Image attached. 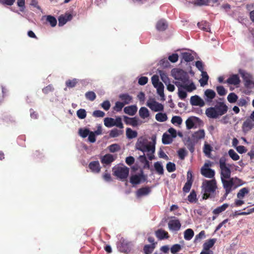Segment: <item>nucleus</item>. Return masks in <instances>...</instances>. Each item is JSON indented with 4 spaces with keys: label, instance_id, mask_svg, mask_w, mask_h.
<instances>
[{
    "label": "nucleus",
    "instance_id": "1",
    "mask_svg": "<svg viewBox=\"0 0 254 254\" xmlns=\"http://www.w3.org/2000/svg\"><path fill=\"white\" fill-rule=\"evenodd\" d=\"M217 189V182L215 179L210 180H204L201 185V191L203 192L202 199H207L214 198Z\"/></svg>",
    "mask_w": 254,
    "mask_h": 254
},
{
    "label": "nucleus",
    "instance_id": "2",
    "mask_svg": "<svg viewBox=\"0 0 254 254\" xmlns=\"http://www.w3.org/2000/svg\"><path fill=\"white\" fill-rule=\"evenodd\" d=\"M228 110V106L224 102H218L214 107L207 108L205 114L208 118L217 119L226 114Z\"/></svg>",
    "mask_w": 254,
    "mask_h": 254
},
{
    "label": "nucleus",
    "instance_id": "3",
    "mask_svg": "<svg viewBox=\"0 0 254 254\" xmlns=\"http://www.w3.org/2000/svg\"><path fill=\"white\" fill-rule=\"evenodd\" d=\"M153 142L148 141L147 138L144 136L139 137L135 144V148L143 152H151L152 153L155 152V139Z\"/></svg>",
    "mask_w": 254,
    "mask_h": 254
},
{
    "label": "nucleus",
    "instance_id": "4",
    "mask_svg": "<svg viewBox=\"0 0 254 254\" xmlns=\"http://www.w3.org/2000/svg\"><path fill=\"white\" fill-rule=\"evenodd\" d=\"M129 169L125 166H116L113 168V174L121 181H125L128 177Z\"/></svg>",
    "mask_w": 254,
    "mask_h": 254
},
{
    "label": "nucleus",
    "instance_id": "5",
    "mask_svg": "<svg viewBox=\"0 0 254 254\" xmlns=\"http://www.w3.org/2000/svg\"><path fill=\"white\" fill-rule=\"evenodd\" d=\"M219 164L220 169L221 179H228L230 178L231 170L226 164V159L224 157H221L219 160Z\"/></svg>",
    "mask_w": 254,
    "mask_h": 254
},
{
    "label": "nucleus",
    "instance_id": "6",
    "mask_svg": "<svg viewBox=\"0 0 254 254\" xmlns=\"http://www.w3.org/2000/svg\"><path fill=\"white\" fill-rule=\"evenodd\" d=\"M239 73L244 81L245 86L247 88L254 87V81L253 79L252 75L246 70L242 69L239 70Z\"/></svg>",
    "mask_w": 254,
    "mask_h": 254
},
{
    "label": "nucleus",
    "instance_id": "7",
    "mask_svg": "<svg viewBox=\"0 0 254 254\" xmlns=\"http://www.w3.org/2000/svg\"><path fill=\"white\" fill-rule=\"evenodd\" d=\"M146 105L152 111L155 112L162 111L163 105L156 102L154 99H150L147 102Z\"/></svg>",
    "mask_w": 254,
    "mask_h": 254
},
{
    "label": "nucleus",
    "instance_id": "8",
    "mask_svg": "<svg viewBox=\"0 0 254 254\" xmlns=\"http://www.w3.org/2000/svg\"><path fill=\"white\" fill-rule=\"evenodd\" d=\"M221 181L223 184V187L225 190L224 197L226 198L228 194L231 191L232 188L234 185V179L231 178L229 180L222 179Z\"/></svg>",
    "mask_w": 254,
    "mask_h": 254
},
{
    "label": "nucleus",
    "instance_id": "9",
    "mask_svg": "<svg viewBox=\"0 0 254 254\" xmlns=\"http://www.w3.org/2000/svg\"><path fill=\"white\" fill-rule=\"evenodd\" d=\"M190 103L192 106L203 107L205 105V102L198 95L192 96L190 98Z\"/></svg>",
    "mask_w": 254,
    "mask_h": 254
},
{
    "label": "nucleus",
    "instance_id": "10",
    "mask_svg": "<svg viewBox=\"0 0 254 254\" xmlns=\"http://www.w3.org/2000/svg\"><path fill=\"white\" fill-rule=\"evenodd\" d=\"M201 174L205 178L214 179L215 175V171L210 168L202 167L200 169Z\"/></svg>",
    "mask_w": 254,
    "mask_h": 254
},
{
    "label": "nucleus",
    "instance_id": "11",
    "mask_svg": "<svg viewBox=\"0 0 254 254\" xmlns=\"http://www.w3.org/2000/svg\"><path fill=\"white\" fill-rule=\"evenodd\" d=\"M72 18V15L69 13H65L64 14L61 15L58 18L59 26H62L67 21H70Z\"/></svg>",
    "mask_w": 254,
    "mask_h": 254
},
{
    "label": "nucleus",
    "instance_id": "12",
    "mask_svg": "<svg viewBox=\"0 0 254 254\" xmlns=\"http://www.w3.org/2000/svg\"><path fill=\"white\" fill-rule=\"evenodd\" d=\"M181 227V224L178 219L171 220L168 223V227L170 230L178 231Z\"/></svg>",
    "mask_w": 254,
    "mask_h": 254
},
{
    "label": "nucleus",
    "instance_id": "13",
    "mask_svg": "<svg viewBox=\"0 0 254 254\" xmlns=\"http://www.w3.org/2000/svg\"><path fill=\"white\" fill-rule=\"evenodd\" d=\"M141 180H145V177L142 172L139 175H132L130 178V182L133 185L139 184Z\"/></svg>",
    "mask_w": 254,
    "mask_h": 254
},
{
    "label": "nucleus",
    "instance_id": "14",
    "mask_svg": "<svg viewBox=\"0 0 254 254\" xmlns=\"http://www.w3.org/2000/svg\"><path fill=\"white\" fill-rule=\"evenodd\" d=\"M175 79L185 82L188 80V76L186 72L182 69H177L175 76Z\"/></svg>",
    "mask_w": 254,
    "mask_h": 254
},
{
    "label": "nucleus",
    "instance_id": "15",
    "mask_svg": "<svg viewBox=\"0 0 254 254\" xmlns=\"http://www.w3.org/2000/svg\"><path fill=\"white\" fill-rule=\"evenodd\" d=\"M196 141L192 137H188L185 141V144L187 146L188 149L191 153H193L194 151V146L196 143Z\"/></svg>",
    "mask_w": 254,
    "mask_h": 254
},
{
    "label": "nucleus",
    "instance_id": "16",
    "mask_svg": "<svg viewBox=\"0 0 254 254\" xmlns=\"http://www.w3.org/2000/svg\"><path fill=\"white\" fill-rule=\"evenodd\" d=\"M156 237L160 240L167 239L169 238L168 233L162 229H159L155 232Z\"/></svg>",
    "mask_w": 254,
    "mask_h": 254
},
{
    "label": "nucleus",
    "instance_id": "17",
    "mask_svg": "<svg viewBox=\"0 0 254 254\" xmlns=\"http://www.w3.org/2000/svg\"><path fill=\"white\" fill-rule=\"evenodd\" d=\"M254 127V123L253 121L250 118L247 120L243 123L242 128L244 131H248L252 129Z\"/></svg>",
    "mask_w": 254,
    "mask_h": 254
},
{
    "label": "nucleus",
    "instance_id": "18",
    "mask_svg": "<svg viewBox=\"0 0 254 254\" xmlns=\"http://www.w3.org/2000/svg\"><path fill=\"white\" fill-rule=\"evenodd\" d=\"M89 168L92 172L96 173H98L100 172L101 167L99 161H92L89 164Z\"/></svg>",
    "mask_w": 254,
    "mask_h": 254
},
{
    "label": "nucleus",
    "instance_id": "19",
    "mask_svg": "<svg viewBox=\"0 0 254 254\" xmlns=\"http://www.w3.org/2000/svg\"><path fill=\"white\" fill-rule=\"evenodd\" d=\"M204 95L206 96L205 101L207 102H211L216 96L215 92L211 89H206L204 92Z\"/></svg>",
    "mask_w": 254,
    "mask_h": 254
},
{
    "label": "nucleus",
    "instance_id": "20",
    "mask_svg": "<svg viewBox=\"0 0 254 254\" xmlns=\"http://www.w3.org/2000/svg\"><path fill=\"white\" fill-rule=\"evenodd\" d=\"M115 160L113 155L111 154H107L103 156L101 159V163L109 165Z\"/></svg>",
    "mask_w": 254,
    "mask_h": 254
},
{
    "label": "nucleus",
    "instance_id": "21",
    "mask_svg": "<svg viewBox=\"0 0 254 254\" xmlns=\"http://www.w3.org/2000/svg\"><path fill=\"white\" fill-rule=\"evenodd\" d=\"M119 98L123 101L125 105L129 104L132 101L133 98L127 93H123L119 95Z\"/></svg>",
    "mask_w": 254,
    "mask_h": 254
},
{
    "label": "nucleus",
    "instance_id": "22",
    "mask_svg": "<svg viewBox=\"0 0 254 254\" xmlns=\"http://www.w3.org/2000/svg\"><path fill=\"white\" fill-rule=\"evenodd\" d=\"M205 136V132L203 129H199V130L194 132L192 134L191 137L196 141L199 139L204 138Z\"/></svg>",
    "mask_w": 254,
    "mask_h": 254
},
{
    "label": "nucleus",
    "instance_id": "23",
    "mask_svg": "<svg viewBox=\"0 0 254 254\" xmlns=\"http://www.w3.org/2000/svg\"><path fill=\"white\" fill-rule=\"evenodd\" d=\"M227 83L229 84L237 85L240 84V80L237 74H233L227 79Z\"/></svg>",
    "mask_w": 254,
    "mask_h": 254
},
{
    "label": "nucleus",
    "instance_id": "24",
    "mask_svg": "<svg viewBox=\"0 0 254 254\" xmlns=\"http://www.w3.org/2000/svg\"><path fill=\"white\" fill-rule=\"evenodd\" d=\"M124 120L127 125L133 127H136L138 125V120L135 117L129 118L127 116H124Z\"/></svg>",
    "mask_w": 254,
    "mask_h": 254
},
{
    "label": "nucleus",
    "instance_id": "25",
    "mask_svg": "<svg viewBox=\"0 0 254 254\" xmlns=\"http://www.w3.org/2000/svg\"><path fill=\"white\" fill-rule=\"evenodd\" d=\"M137 110V108L135 105H131L126 107L124 109V112L130 116H133L135 114Z\"/></svg>",
    "mask_w": 254,
    "mask_h": 254
},
{
    "label": "nucleus",
    "instance_id": "26",
    "mask_svg": "<svg viewBox=\"0 0 254 254\" xmlns=\"http://www.w3.org/2000/svg\"><path fill=\"white\" fill-rule=\"evenodd\" d=\"M150 191L151 189L149 187H142L137 190L136 195L138 197L146 195L148 194Z\"/></svg>",
    "mask_w": 254,
    "mask_h": 254
},
{
    "label": "nucleus",
    "instance_id": "27",
    "mask_svg": "<svg viewBox=\"0 0 254 254\" xmlns=\"http://www.w3.org/2000/svg\"><path fill=\"white\" fill-rule=\"evenodd\" d=\"M216 242V239L214 238L207 240L203 245V250L210 251V249L214 246Z\"/></svg>",
    "mask_w": 254,
    "mask_h": 254
},
{
    "label": "nucleus",
    "instance_id": "28",
    "mask_svg": "<svg viewBox=\"0 0 254 254\" xmlns=\"http://www.w3.org/2000/svg\"><path fill=\"white\" fill-rule=\"evenodd\" d=\"M121 252L127 253L130 250V243L123 240L119 247Z\"/></svg>",
    "mask_w": 254,
    "mask_h": 254
},
{
    "label": "nucleus",
    "instance_id": "29",
    "mask_svg": "<svg viewBox=\"0 0 254 254\" xmlns=\"http://www.w3.org/2000/svg\"><path fill=\"white\" fill-rule=\"evenodd\" d=\"M168 24L164 20H160L156 24V27L159 31H164L167 29Z\"/></svg>",
    "mask_w": 254,
    "mask_h": 254
},
{
    "label": "nucleus",
    "instance_id": "30",
    "mask_svg": "<svg viewBox=\"0 0 254 254\" xmlns=\"http://www.w3.org/2000/svg\"><path fill=\"white\" fill-rule=\"evenodd\" d=\"M198 28L204 31L208 32L210 31L209 23L206 21H202L197 23Z\"/></svg>",
    "mask_w": 254,
    "mask_h": 254
},
{
    "label": "nucleus",
    "instance_id": "31",
    "mask_svg": "<svg viewBox=\"0 0 254 254\" xmlns=\"http://www.w3.org/2000/svg\"><path fill=\"white\" fill-rule=\"evenodd\" d=\"M155 248L156 246L154 244L153 245H145L143 249V253L144 254H151Z\"/></svg>",
    "mask_w": 254,
    "mask_h": 254
},
{
    "label": "nucleus",
    "instance_id": "32",
    "mask_svg": "<svg viewBox=\"0 0 254 254\" xmlns=\"http://www.w3.org/2000/svg\"><path fill=\"white\" fill-rule=\"evenodd\" d=\"M229 206L228 204L224 203L220 206L217 207L213 210V213L215 215H218L220 213L224 211Z\"/></svg>",
    "mask_w": 254,
    "mask_h": 254
},
{
    "label": "nucleus",
    "instance_id": "33",
    "mask_svg": "<svg viewBox=\"0 0 254 254\" xmlns=\"http://www.w3.org/2000/svg\"><path fill=\"white\" fill-rule=\"evenodd\" d=\"M193 236L194 232L191 229H187L184 232V239L187 241L190 240Z\"/></svg>",
    "mask_w": 254,
    "mask_h": 254
},
{
    "label": "nucleus",
    "instance_id": "34",
    "mask_svg": "<svg viewBox=\"0 0 254 254\" xmlns=\"http://www.w3.org/2000/svg\"><path fill=\"white\" fill-rule=\"evenodd\" d=\"M126 135L127 138L132 139L137 137V132L136 131L132 130L130 128H127L126 129Z\"/></svg>",
    "mask_w": 254,
    "mask_h": 254
},
{
    "label": "nucleus",
    "instance_id": "35",
    "mask_svg": "<svg viewBox=\"0 0 254 254\" xmlns=\"http://www.w3.org/2000/svg\"><path fill=\"white\" fill-rule=\"evenodd\" d=\"M139 114L142 119H145L149 116V112L146 107H141L139 111Z\"/></svg>",
    "mask_w": 254,
    "mask_h": 254
},
{
    "label": "nucleus",
    "instance_id": "36",
    "mask_svg": "<svg viewBox=\"0 0 254 254\" xmlns=\"http://www.w3.org/2000/svg\"><path fill=\"white\" fill-rule=\"evenodd\" d=\"M154 167L155 170L158 174L163 175L164 174L163 167L160 162H156L154 163Z\"/></svg>",
    "mask_w": 254,
    "mask_h": 254
},
{
    "label": "nucleus",
    "instance_id": "37",
    "mask_svg": "<svg viewBox=\"0 0 254 254\" xmlns=\"http://www.w3.org/2000/svg\"><path fill=\"white\" fill-rule=\"evenodd\" d=\"M173 141L172 138L170 135L165 133L162 136V142L164 144H169Z\"/></svg>",
    "mask_w": 254,
    "mask_h": 254
},
{
    "label": "nucleus",
    "instance_id": "38",
    "mask_svg": "<svg viewBox=\"0 0 254 254\" xmlns=\"http://www.w3.org/2000/svg\"><path fill=\"white\" fill-rule=\"evenodd\" d=\"M104 125L108 127H111L115 126L114 119L112 118H105L104 120Z\"/></svg>",
    "mask_w": 254,
    "mask_h": 254
},
{
    "label": "nucleus",
    "instance_id": "39",
    "mask_svg": "<svg viewBox=\"0 0 254 254\" xmlns=\"http://www.w3.org/2000/svg\"><path fill=\"white\" fill-rule=\"evenodd\" d=\"M202 78L200 80V83L201 86L206 85L207 83L208 80V75L206 71L201 72Z\"/></svg>",
    "mask_w": 254,
    "mask_h": 254
},
{
    "label": "nucleus",
    "instance_id": "40",
    "mask_svg": "<svg viewBox=\"0 0 254 254\" xmlns=\"http://www.w3.org/2000/svg\"><path fill=\"white\" fill-rule=\"evenodd\" d=\"M155 119L157 121L163 122L167 120V116L165 113H159L155 115Z\"/></svg>",
    "mask_w": 254,
    "mask_h": 254
},
{
    "label": "nucleus",
    "instance_id": "41",
    "mask_svg": "<svg viewBox=\"0 0 254 254\" xmlns=\"http://www.w3.org/2000/svg\"><path fill=\"white\" fill-rule=\"evenodd\" d=\"M46 21L48 22L52 27H55L57 24L56 18L52 15H47L46 16Z\"/></svg>",
    "mask_w": 254,
    "mask_h": 254
},
{
    "label": "nucleus",
    "instance_id": "42",
    "mask_svg": "<svg viewBox=\"0 0 254 254\" xmlns=\"http://www.w3.org/2000/svg\"><path fill=\"white\" fill-rule=\"evenodd\" d=\"M183 59L187 62L192 61L194 60L193 56L190 53L185 52L182 53Z\"/></svg>",
    "mask_w": 254,
    "mask_h": 254
},
{
    "label": "nucleus",
    "instance_id": "43",
    "mask_svg": "<svg viewBox=\"0 0 254 254\" xmlns=\"http://www.w3.org/2000/svg\"><path fill=\"white\" fill-rule=\"evenodd\" d=\"M78 82L77 79L73 78L71 80L68 79L65 82V85L68 88L74 87Z\"/></svg>",
    "mask_w": 254,
    "mask_h": 254
},
{
    "label": "nucleus",
    "instance_id": "44",
    "mask_svg": "<svg viewBox=\"0 0 254 254\" xmlns=\"http://www.w3.org/2000/svg\"><path fill=\"white\" fill-rule=\"evenodd\" d=\"M249 193V190L247 188H243L241 189L237 193V197L243 198L246 194Z\"/></svg>",
    "mask_w": 254,
    "mask_h": 254
},
{
    "label": "nucleus",
    "instance_id": "45",
    "mask_svg": "<svg viewBox=\"0 0 254 254\" xmlns=\"http://www.w3.org/2000/svg\"><path fill=\"white\" fill-rule=\"evenodd\" d=\"M157 89V91L158 94L160 95L161 97H164V86L162 83H159V85H157L156 86L154 87Z\"/></svg>",
    "mask_w": 254,
    "mask_h": 254
},
{
    "label": "nucleus",
    "instance_id": "46",
    "mask_svg": "<svg viewBox=\"0 0 254 254\" xmlns=\"http://www.w3.org/2000/svg\"><path fill=\"white\" fill-rule=\"evenodd\" d=\"M205 237V232L204 230L200 231L198 234L196 235L194 240V243H196Z\"/></svg>",
    "mask_w": 254,
    "mask_h": 254
},
{
    "label": "nucleus",
    "instance_id": "47",
    "mask_svg": "<svg viewBox=\"0 0 254 254\" xmlns=\"http://www.w3.org/2000/svg\"><path fill=\"white\" fill-rule=\"evenodd\" d=\"M227 99L230 103H234L237 101L238 96L234 93H231L228 95Z\"/></svg>",
    "mask_w": 254,
    "mask_h": 254
},
{
    "label": "nucleus",
    "instance_id": "48",
    "mask_svg": "<svg viewBox=\"0 0 254 254\" xmlns=\"http://www.w3.org/2000/svg\"><path fill=\"white\" fill-rule=\"evenodd\" d=\"M160 75L161 80L166 85H167L168 83L170 82V79L168 76H167V74L165 73L164 71H160Z\"/></svg>",
    "mask_w": 254,
    "mask_h": 254
},
{
    "label": "nucleus",
    "instance_id": "49",
    "mask_svg": "<svg viewBox=\"0 0 254 254\" xmlns=\"http://www.w3.org/2000/svg\"><path fill=\"white\" fill-rule=\"evenodd\" d=\"M229 156L234 161L238 160L240 158L238 154L233 150L230 149L228 151Z\"/></svg>",
    "mask_w": 254,
    "mask_h": 254
},
{
    "label": "nucleus",
    "instance_id": "50",
    "mask_svg": "<svg viewBox=\"0 0 254 254\" xmlns=\"http://www.w3.org/2000/svg\"><path fill=\"white\" fill-rule=\"evenodd\" d=\"M85 97L88 100L93 101L96 97L95 93L93 91H88L85 94Z\"/></svg>",
    "mask_w": 254,
    "mask_h": 254
},
{
    "label": "nucleus",
    "instance_id": "51",
    "mask_svg": "<svg viewBox=\"0 0 254 254\" xmlns=\"http://www.w3.org/2000/svg\"><path fill=\"white\" fill-rule=\"evenodd\" d=\"M196 194L194 190H192L188 196V200L190 202H194L196 200Z\"/></svg>",
    "mask_w": 254,
    "mask_h": 254
},
{
    "label": "nucleus",
    "instance_id": "52",
    "mask_svg": "<svg viewBox=\"0 0 254 254\" xmlns=\"http://www.w3.org/2000/svg\"><path fill=\"white\" fill-rule=\"evenodd\" d=\"M110 152L114 153L120 150V146L118 144H113L108 147Z\"/></svg>",
    "mask_w": 254,
    "mask_h": 254
},
{
    "label": "nucleus",
    "instance_id": "53",
    "mask_svg": "<svg viewBox=\"0 0 254 254\" xmlns=\"http://www.w3.org/2000/svg\"><path fill=\"white\" fill-rule=\"evenodd\" d=\"M115 126L122 129L124 128V126L122 122V118L120 117H118L114 119Z\"/></svg>",
    "mask_w": 254,
    "mask_h": 254
},
{
    "label": "nucleus",
    "instance_id": "54",
    "mask_svg": "<svg viewBox=\"0 0 254 254\" xmlns=\"http://www.w3.org/2000/svg\"><path fill=\"white\" fill-rule=\"evenodd\" d=\"M181 249H182L181 246L180 244H177L173 245L171 247V248L170 249V251L172 254H175L179 252Z\"/></svg>",
    "mask_w": 254,
    "mask_h": 254
},
{
    "label": "nucleus",
    "instance_id": "55",
    "mask_svg": "<svg viewBox=\"0 0 254 254\" xmlns=\"http://www.w3.org/2000/svg\"><path fill=\"white\" fill-rule=\"evenodd\" d=\"M216 91L220 96H224L227 93V91L223 86H218L216 87Z\"/></svg>",
    "mask_w": 254,
    "mask_h": 254
},
{
    "label": "nucleus",
    "instance_id": "56",
    "mask_svg": "<svg viewBox=\"0 0 254 254\" xmlns=\"http://www.w3.org/2000/svg\"><path fill=\"white\" fill-rule=\"evenodd\" d=\"M166 169L169 172H173L176 169V165L174 163L169 162L166 165Z\"/></svg>",
    "mask_w": 254,
    "mask_h": 254
},
{
    "label": "nucleus",
    "instance_id": "57",
    "mask_svg": "<svg viewBox=\"0 0 254 254\" xmlns=\"http://www.w3.org/2000/svg\"><path fill=\"white\" fill-rule=\"evenodd\" d=\"M77 116L80 119H84L86 117V112L84 109H80L77 111Z\"/></svg>",
    "mask_w": 254,
    "mask_h": 254
},
{
    "label": "nucleus",
    "instance_id": "58",
    "mask_svg": "<svg viewBox=\"0 0 254 254\" xmlns=\"http://www.w3.org/2000/svg\"><path fill=\"white\" fill-rule=\"evenodd\" d=\"M192 184V182H191L190 181H187L183 188V191L185 193L189 192L190 190Z\"/></svg>",
    "mask_w": 254,
    "mask_h": 254
},
{
    "label": "nucleus",
    "instance_id": "59",
    "mask_svg": "<svg viewBox=\"0 0 254 254\" xmlns=\"http://www.w3.org/2000/svg\"><path fill=\"white\" fill-rule=\"evenodd\" d=\"M183 88L189 92H190L196 89V87L193 82H191L189 85L186 84L184 85Z\"/></svg>",
    "mask_w": 254,
    "mask_h": 254
},
{
    "label": "nucleus",
    "instance_id": "60",
    "mask_svg": "<svg viewBox=\"0 0 254 254\" xmlns=\"http://www.w3.org/2000/svg\"><path fill=\"white\" fill-rule=\"evenodd\" d=\"M178 154L181 160H184L187 155V152L184 148H181L178 150Z\"/></svg>",
    "mask_w": 254,
    "mask_h": 254
},
{
    "label": "nucleus",
    "instance_id": "61",
    "mask_svg": "<svg viewBox=\"0 0 254 254\" xmlns=\"http://www.w3.org/2000/svg\"><path fill=\"white\" fill-rule=\"evenodd\" d=\"M122 132V131H120L117 129L114 128L110 131L109 135L111 137H116L119 136Z\"/></svg>",
    "mask_w": 254,
    "mask_h": 254
},
{
    "label": "nucleus",
    "instance_id": "62",
    "mask_svg": "<svg viewBox=\"0 0 254 254\" xmlns=\"http://www.w3.org/2000/svg\"><path fill=\"white\" fill-rule=\"evenodd\" d=\"M125 105V104L123 102L118 101L116 103L114 109L117 112H120L122 110Z\"/></svg>",
    "mask_w": 254,
    "mask_h": 254
},
{
    "label": "nucleus",
    "instance_id": "63",
    "mask_svg": "<svg viewBox=\"0 0 254 254\" xmlns=\"http://www.w3.org/2000/svg\"><path fill=\"white\" fill-rule=\"evenodd\" d=\"M152 83L154 87L159 85V83L162 82L159 81V76L157 75H154L151 77Z\"/></svg>",
    "mask_w": 254,
    "mask_h": 254
},
{
    "label": "nucleus",
    "instance_id": "64",
    "mask_svg": "<svg viewBox=\"0 0 254 254\" xmlns=\"http://www.w3.org/2000/svg\"><path fill=\"white\" fill-rule=\"evenodd\" d=\"M54 90V88L53 86L51 84H50L47 86L46 87H44L42 89V91L44 94H47L50 92H53Z\"/></svg>",
    "mask_w": 254,
    "mask_h": 254
}]
</instances>
